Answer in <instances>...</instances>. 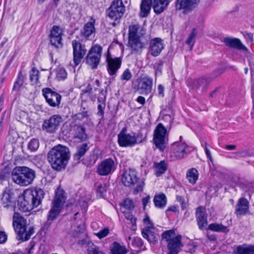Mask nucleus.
Returning a JSON list of instances; mask_svg holds the SVG:
<instances>
[{"label": "nucleus", "instance_id": "obj_15", "mask_svg": "<svg viewBox=\"0 0 254 254\" xmlns=\"http://www.w3.org/2000/svg\"><path fill=\"white\" fill-rule=\"evenodd\" d=\"M107 70L110 75H116L118 69L121 67L122 61L119 58H112L108 56L106 59Z\"/></svg>", "mask_w": 254, "mask_h": 254}, {"label": "nucleus", "instance_id": "obj_12", "mask_svg": "<svg viewBox=\"0 0 254 254\" xmlns=\"http://www.w3.org/2000/svg\"><path fill=\"white\" fill-rule=\"evenodd\" d=\"M115 170V162L111 158H108L102 161L98 165L97 172L102 176H107Z\"/></svg>", "mask_w": 254, "mask_h": 254}, {"label": "nucleus", "instance_id": "obj_49", "mask_svg": "<svg viewBox=\"0 0 254 254\" xmlns=\"http://www.w3.org/2000/svg\"><path fill=\"white\" fill-rule=\"evenodd\" d=\"M175 235L174 230H168L164 232L162 234V240L169 242L172 238V237Z\"/></svg>", "mask_w": 254, "mask_h": 254}, {"label": "nucleus", "instance_id": "obj_58", "mask_svg": "<svg viewBox=\"0 0 254 254\" xmlns=\"http://www.w3.org/2000/svg\"><path fill=\"white\" fill-rule=\"evenodd\" d=\"M109 233V230L108 228H104L100 230L98 233H97L96 236L99 239H102L105 237H106Z\"/></svg>", "mask_w": 254, "mask_h": 254}, {"label": "nucleus", "instance_id": "obj_29", "mask_svg": "<svg viewBox=\"0 0 254 254\" xmlns=\"http://www.w3.org/2000/svg\"><path fill=\"white\" fill-rule=\"evenodd\" d=\"M152 4V0H141L140 4V11L139 15L141 17H146L149 14Z\"/></svg>", "mask_w": 254, "mask_h": 254}, {"label": "nucleus", "instance_id": "obj_28", "mask_svg": "<svg viewBox=\"0 0 254 254\" xmlns=\"http://www.w3.org/2000/svg\"><path fill=\"white\" fill-rule=\"evenodd\" d=\"M170 0H154L153 8L157 14L162 13L170 3Z\"/></svg>", "mask_w": 254, "mask_h": 254}, {"label": "nucleus", "instance_id": "obj_20", "mask_svg": "<svg viewBox=\"0 0 254 254\" xmlns=\"http://www.w3.org/2000/svg\"><path fill=\"white\" fill-rule=\"evenodd\" d=\"M128 44L131 53H140L144 48V45L140 38H128Z\"/></svg>", "mask_w": 254, "mask_h": 254}, {"label": "nucleus", "instance_id": "obj_37", "mask_svg": "<svg viewBox=\"0 0 254 254\" xmlns=\"http://www.w3.org/2000/svg\"><path fill=\"white\" fill-rule=\"evenodd\" d=\"M208 229L217 232H222L226 233L229 230L227 226H223L221 224L216 223H211L208 226Z\"/></svg>", "mask_w": 254, "mask_h": 254}, {"label": "nucleus", "instance_id": "obj_5", "mask_svg": "<svg viewBox=\"0 0 254 254\" xmlns=\"http://www.w3.org/2000/svg\"><path fill=\"white\" fill-rule=\"evenodd\" d=\"M122 183L127 187L136 185L133 190V193L137 194L143 190L144 183L137 176V172L133 169H128L124 172L122 176Z\"/></svg>", "mask_w": 254, "mask_h": 254}, {"label": "nucleus", "instance_id": "obj_24", "mask_svg": "<svg viewBox=\"0 0 254 254\" xmlns=\"http://www.w3.org/2000/svg\"><path fill=\"white\" fill-rule=\"evenodd\" d=\"M144 34L143 27L139 24H134L129 27L128 38H135L141 39Z\"/></svg>", "mask_w": 254, "mask_h": 254}, {"label": "nucleus", "instance_id": "obj_35", "mask_svg": "<svg viewBox=\"0 0 254 254\" xmlns=\"http://www.w3.org/2000/svg\"><path fill=\"white\" fill-rule=\"evenodd\" d=\"M153 201L155 206L159 208H163L167 204V198L164 193H160L155 195Z\"/></svg>", "mask_w": 254, "mask_h": 254}, {"label": "nucleus", "instance_id": "obj_31", "mask_svg": "<svg viewBox=\"0 0 254 254\" xmlns=\"http://www.w3.org/2000/svg\"><path fill=\"white\" fill-rule=\"evenodd\" d=\"M189 146L185 143H181L176 146L174 149L175 156L179 158H183L190 151Z\"/></svg>", "mask_w": 254, "mask_h": 254}, {"label": "nucleus", "instance_id": "obj_50", "mask_svg": "<svg viewBox=\"0 0 254 254\" xmlns=\"http://www.w3.org/2000/svg\"><path fill=\"white\" fill-rule=\"evenodd\" d=\"M163 62L160 61L158 63H156L154 65V69L155 70V76L162 74V70L163 66Z\"/></svg>", "mask_w": 254, "mask_h": 254}, {"label": "nucleus", "instance_id": "obj_59", "mask_svg": "<svg viewBox=\"0 0 254 254\" xmlns=\"http://www.w3.org/2000/svg\"><path fill=\"white\" fill-rule=\"evenodd\" d=\"M125 216L126 219L129 220L132 225L135 224L136 219L130 212H126L125 213Z\"/></svg>", "mask_w": 254, "mask_h": 254}, {"label": "nucleus", "instance_id": "obj_48", "mask_svg": "<svg viewBox=\"0 0 254 254\" xmlns=\"http://www.w3.org/2000/svg\"><path fill=\"white\" fill-rule=\"evenodd\" d=\"M62 37H50L51 44L57 48L61 47L62 46Z\"/></svg>", "mask_w": 254, "mask_h": 254}, {"label": "nucleus", "instance_id": "obj_30", "mask_svg": "<svg viewBox=\"0 0 254 254\" xmlns=\"http://www.w3.org/2000/svg\"><path fill=\"white\" fill-rule=\"evenodd\" d=\"M233 252L235 254H254V246L239 245L234 249Z\"/></svg>", "mask_w": 254, "mask_h": 254}, {"label": "nucleus", "instance_id": "obj_6", "mask_svg": "<svg viewBox=\"0 0 254 254\" xmlns=\"http://www.w3.org/2000/svg\"><path fill=\"white\" fill-rule=\"evenodd\" d=\"M169 140V131L162 123L157 125L154 130L153 141L156 147L163 151Z\"/></svg>", "mask_w": 254, "mask_h": 254}, {"label": "nucleus", "instance_id": "obj_4", "mask_svg": "<svg viewBox=\"0 0 254 254\" xmlns=\"http://www.w3.org/2000/svg\"><path fill=\"white\" fill-rule=\"evenodd\" d=\"M35 178V171L25 166L16 167L11 173L12 181L21 186L31 184Z\"/></svg>", "mask_w": 254, "mask_h": 254}, {"label": "nucleus", "instance_id": "obj_27", "mask_svg": "<svg viewBox=\"0 0 254 254\" xmlns=\"http://www.w3.org/2000/svg\"><path fill=\"white\" fill-rule=\"evenodd\" d=\"M135 140L130 134L118 137V142L121 147H130L134 145Z\"/></svg>", "mask_w": 254, "mask_h": 254}, {"label": "nucleus", "instance_id": "obj_38", "mask_svg": "<svg viewBox=\"0 0 254 254\" xmlns=\"http://www.w3.org/2000/svg\"><path fill=\"white\" fill-rule=\"evenodd\" d=\"M198 171L195 168H191L187 171V178L190 183L195 184L198 179Z\"/></svg>", "mask_w": 254, "mask_h": 254}, {"label": "nucleus", "instance_id": "obj_64", "mask_svg": "<svg viewBox=\"0 0 254 254\" xmlns=\"http://www.w3.org/2000/svg\"><path fill=\"white\" fill-rule=\"evenodd\" d=\"M158 91L159 95H160L162 97H163L164 96V86L162 84H159L158 85Z\"/></svg>", "mask_w": 254, "mask_h": 254}, {"label": "nucleus", "instance_id": "obj_33", "mask_svg": "<svg viewBox=\"0 0 254 254\" xmlns=\"http://www.w3.org/2000/svg\"><path fill=\"white\" fill-rule=\"evenodd\" d=\"M153 167L155 169V174L157 177L160 176L164 174L168 168V164L165 160H162L160 162H154Z\"/></svg>", "mask_w": 254, "mask_h": 254}, {"label": "nucleus", "instance_id": "obj_54", "mask_svg": "<svg viewBox=\"0 0 254 254\" xmlns=\"http://www.w3.org/2000/svg\"><path fill=\"white\" fill-rule=\"evenodd\" d=\"M62 37L60 28L57 26H54L51 31L50 37Z\"/></svg>", "mask_w": 254, "mask_h": 254}, {"label": "nucleus", "instance_id": "obj_53", "mask_svg": "<svg viewBox=\"0 0 254 254\" xmlns=\"http://www.w3.org/2000/svg\"><path fill=\"white\" fill-rule=\"evenodd\" d=\"M132 245L137 248H141L143 245L142 240L139 237H134L132 239L131 242Z\"/></svg>", "mask_w": 254, "mask_h": 254}, {"label": "nucleus", "instance_id": "obj_55", "mask_svg": "<svg viewBox=\"0 0 254 254\" xmlns=\"http://www.w3.org/2000/svg\"><path fill=\"white\" fill-rule=\"evenodd\" d=\"M176 199L180 202L182 210H184L187 208L188 204L183 196L177 195L176 196Z\"/></svg>", "mask_w": 254, "mask_h": 254}, {"label": "nucleus", "instance_id": "obj_7", "mask_svg": "<svg viewBox=\"0 0 254 254\" xmlns=\"http://www.w3.org/2000/svg\"><path fill=\"white\" fill-rule=\"evenodd\" d=\"M102 49L101 46L96 45L92 46L89 51L85 58V62L92 69L97 68L100 62Z\"/></svg>", "mask_w": 254, "mask_h": 254}, {"label": "nucleus", "instance_id": "obj_9", "mask_svg": "<svg viewBox=\"0 0 254 254\" xmlns=\"http://www.w3.org/2000/svg\"><path fill=\"white\" fill-rule=\"evenodd\" d=\"M64 121L63 117L58 114L51 116L48 119H45L43 123V130L48 133L55 132Z\"/></svg>", "mask_w": 254, "mask_h": 254}, {"label": "nucleus", "instance_id": "obj_18", "mask_svg": "<svg viewBox=\"0 0 254 254\" xmlns=\"http://www.w3.org/2000/svg\"><path fill=\"white\" fill-rule=\"evenodd\" d=\"M249 202L244 197L240 198L235 206V213L237 217L245 215L249 211Z\"/></svg>", "mask_w": 254, "mask_h": 254}, {"label": "nucleus", "instance_id": "obj_25", "mask_svg": "<svg viewBox=\"0 0 254 254\" xmlns=\"http://www.w3.org/2000/svg\"><path fill=\"white\" fill-rule=\"evenodd\" d=\"M65 200L66 197L64 191L60 189H57L55 191V197L53 201V205L61 208Z\"/></svg>", "mask_w": 254, "mask_h": 254}, {"label": "nucleus", "instance_id": "obj_26", "mask_svg": "<svg viewBox=\"0 0 254 254\" xmlns=\"http://www.w3.org/2000/svg\"><path fill=\"white\" fill-rule=\"evenodd\" d=\"M13 193L10 189L6 188L3 191L2 204L4 207L11 206L13 203Z\"/></svg>", "mask_w": 254, "mask_h": 254}, {"label": "nucleus", "instance_id": "obj_1", "mask_svg": "<svg viewBox=\"0 0 254 254\" xmlns=\"http://www.w3.org/2000/svg\"><path fill=\"white\" fill-rule=\"evenodd\" d=\"M44 196V192L41 189H27L18 199L19 209L23 212H28L38 206Z\"/></svg>", "mask_w": 254, "mask_h": 254}, {"label": "nucleus", "instance_id": "obj_47", "mask_svg": "<svg viewBox=\"0 0 254 254\" xmlns=\"http://www.w3.org/2000/svg\"><path fill=\"white\" fill-rule=\"evenodd\" d=\"M39 146V142L38 139L33 138L28 143V148L32 152L36 151Z\"/></svg>", "mask_w": 254, "mask_h": 254}, {"label": "nucleus", "instance_id": "obj_10", "mask_svg": "<svg viewBox=\"0 0 254 254\" xmlns=\"http://www.w3.org/2000/svg\"><path fill=\"white\" fill-rule=\"evenodd\" d=\"M42 94L47 104L52 107L59 108L62 96L50 88H45L42 90Z\"/></svg>", "mask_w": 254, "mask_h": 254}, {"label": "nucleus", "instance_id": "obj_61", "mask_svg": "<svg viewBox=\"0 0 254 254\" xmlns=\"http://www.w3.org/2000/svg\"><path fill=\"white\" fill-rule=\"evenodd\" d=\"M72 8L73 9L72 11L70 12L71 14H76L80 13V8L78 7V4H73Z\"/></svg>", "mask_w": 254, "mask_h": 254}, {"label": "nucleus", "instance_id": "obj_14", "mask_svg": "<svg viewBox=\"0 0 254 254\" xmlns=\"http://www.w3.org/2000/svg\"><path fill=\"white\" fill-rule=\"evenodd\" d=\"M212 79L210 77H202L194 80L191 85V89L197 92L202 93L206 91Z\"/></svg>", "mask_w": 254, "mask_h": 254}, {"label": "nucleus", "instance_id": "obj_19", "mask_svg": "<svg viewBox=\"0 0 254 254\" xmlns=\"http://www.w3.org/2000/svg\"><path fill=\"white\" fill-rule=\"evenodd\" d=\"M163 48L164 46L161 39L155 38L150 42L149 50L150 54L153 57L158 56Z\"/></svg>", "mask_w": 254, "mask_h": 254}, {"label": "nucleus", "instance_id": "obj_51", "mask_svg": "<svg viewBox=\"0 0 254 254\" xmlns=\"http://www.w3.org/2000/svg\"><path fill=\"white\" fill-rule=\"evenodd\" d=\"M133 138L135 141H134V145L136 144H139L143 142L144 137H143V134L141 132H138L134 133L132 135Z\"/></svg>", "mask_w": 254, "mask_h": 254}, {"label": "nucleus", "instance_id": "obj_57", "mask_svg": "<svg viewBox=\"0 0 254 254\" xmlns=\"http://www.w3.org/2000/svg\"><path fill=\"white\" fill-rule=\"evenodd\" d=\"M143 222L144 224L146 225V226L144 228H148L149 229H154V225L153 223L151 221L150 218L148 216L146 215L145 217L143 219Z\"/></svg>", "mask_w": 254, "mask_h": 254}, {"label": "nucleus", "instance_id": "obj_52", "mask_svg": "<svg viewBox=\"0 0 254 254\" xmlns=\"http://www.w3.org/2000/svg\"><path fill=\"white\" fill-rule=\"evenodd\" d=\"M132 77V74L128 68H127L121 76V80L122 81H128Z\"/></svg>", "mask_w": 254, "mask_h": 254}, {"label": "nucleus", "instance_id": "obj_60", "mask_svg": "<svg viewBox=\"0 0 254 254\" xmlns=\"http://www.w3.org/2000/svg\"><path fill=\"white\" fill-rule=\"evenodd\" d=\"M7 239V235L4 232L0 231V244L4 243Z\"/></svg>", "mask_w": 254, "mask_h": 254}, {"label": "nucleus", "instance_id": "obj_36", "mask_svg": "<svg viewBox=\"0 0 254 254\" xmlns=\"http://www.w3.org/2000/svg\"><path fill=\"white\" fill-rule=\"evenodd\" d=\"M75 132L74 134V137L77 139L79 141L85 140L87 138V135L85 133V129L81 126H77L75 128Z\"/></svg>", "mask_w": 254, "mask_h": 254}, {"label": "nucleus", "instance_id": "obj_63", "mask_svg": "<svg viewBox=\"0 0 254 254\" xmlns=\"http://www.w3.org/2000/svg\"><path fill=\"white\" fill-rule=\"evenodd\" d=\"M22 84H23L22 83L16 80L14 83L13 90L18 91L20 89L21 86L22 85Z\"/></svg>", "mask_w": 254, "mask_h": 254}, {"label": "nucleus", "instance_id": "obj_44", "mask_svg": "<svg viewBox=\"0 0 254 254\" xmlns=\"http://www.w3.org/2000/svg\"><path fill=\"white\" fill-rule=\"evenodd\" d=\"M39 77V71L35 67H33L30 72V79L33 84L38 82Z\"/></svg>", "mask_w": 254, "mask_h": 254}, {"label": "nucleus", "instance_id": "obj_11", "mask_svg": "<svg viewBox=\"0 0 254 254\" xmlns=\"http://www.w3.org/2000/svg\"><path fill=\"white\" fill-rule=\"evenodd\" d=\"M71 44L73 49V61L75 65L77 66L84 58L87 50L85 45L81 44L78 40H72Z\"/></svg>", "mask_w": 254, "mask_h": 254}, {"label": "nucleus", "instance_id": "obj_2", "mask_svg": "<svg viewBox=\"0 0 254 254\" xmlns=\"http://www.w3.org/2000/svg\"><path fill=\"white\" fill-rule=\"evenodd\" d=\"M69 158L68 148L61 145L53 147L48 154V160L51 167L58 171L64 168Z\"/></svg>", "mask_w": 254, "mask_h": 254}, {"label": "nucleus", "instance_id": "obj_43", "mask_svg": "<svg viewBox=\"0 0 254 254\" xmlns=\"http://www.w3.org/2000/svg\"><path fill=\"white\" fill-rule=\"evenodd\" d=\"M56 78L58 81L63 80L66 77L67 73L64 68L58 67L56 70Z\"/></svg>", "mask_w": 254, "mask_h": 254}, {"label": "nucleus", "instance_id": "obj_13", "mask_svg": "<svg viewBox=\"0 0 254 254\" xmlns=\"http://www.w3.org/2000/svg\"><path fill=\"white\" fill-rule=\"evenodd\" d=\"M200 0H177L176 3L177 10H184L187 13L192 11L198 5Z\"/></svg>", "mask_w": 254, "mask_h": 254}, {"label": "nucleus", "instance_id": "obj_21", "mask_svg": "<svg viewBox=\"0 0 254 254\" xmlns=\"http://www.w3.org/2000/svg\"><path fill=\"white\" fill-rule=\"evenodd\" d=\"M223 42L227 47L238 50H247V48L242 43L239 39L227 37L223 39Z\"/></svg>", "mask_w": 254, "mask_h": 254}, {"label": "nucleus", "instance_id": "obj_46", "mask_svg": "<svg viewBox=\"0 0 254 254\" xmlns=\"http://www.w3.org/2000/svg\"><path fill=\"white\" fill-rule=\"evenodd\" d=\"M196 35V31L195 29H193L191 32L190 33L189 37L186 41V43L187 45L191 46V49L193 47L195 43V39Z\"/></svg>", "mask_w": 254, "mask_h": 254}, {"label": "nucleus", "instance_id": "obj_22", "mask_svg": "<svg viewBox=\"0 0 254 254\" xmlns=\"http://www.w3.org/2000/svg\"><path fill=\"white\" fill-rule=\"evenodd\" d=\"M153 85V78L146 76L142 77L139 83V87L142 93L148 94L151 92Z\"/></svg>", "mask_w": 254, "mask_h": 254}, {"label": "nucleus", "instance_id": "obj_3", "mask_svg": "<svg viewBox=\"0 0 254 254\" xmlns=\"http://www.w3.org/2000/svg\"><path fill=\"white\" fill-rule=\"evenodd\" d=\"M12 225L15 232L17 234V239L18 240L27 241L34 233L33 228H27L26 220L17 212L13 214Z\"/></svg>", "mask_w": 254, "mask_h": 254}, {"label": "nucleus", "instance_id": "obj_56", "mask_svg": "<svg viewBox=\"0 0 254 254\" xmlns=\"http://www.w3.org/2000/svg\"><path fill=\"white\" fill-rule=\"evenodd\" d=\"M122 205L125 208L128 210H131L134 207L132 200L129 199H125L123 201Z\"/></svg>", "mask_w": 254, "mask_h": 254}, {"label": "nucleus", "instance_id": "obj_42", "mask_svg": "<svg viewBox=\"0 0 254 254\" xmlns=\"http://www.w3.org/2000/svg\"><path fill=\"white\" fill-rule=\"evenodd\" d=\"M88 254H103V252L100 250L99 247L95 246L93 243H88Z\"/></svg>", "mask_w": 254, "mask_h": 254}, {"label": "nucleus", "instance_id": "obj_40", "mask_svg": "<svg viewBox=\"0 0 254 254\" xmlns=\"http://www.w3.org/2000/svg\"><path fill=\"white\" fill-rule=\"evenodd\" d=\"M89 149V147L86 143H83L78 146L77 152L74 154V157L80 159Z\"/></svg>", "mask_w": 254, "mask_h": 254}, {"label": "nucleus", "instance_id": "obj_8", "mask_svg": "<svg viewBox=\"0 0 254 254\" xmlns=\"http://www.w3.org/2000/svg\"><path fill=\"white\" fill-rule=\"evenodd\" d=\"M125 11V6L122 0H114L110 6L107 9V15L112 20L120 19Z\"/></svg>", "mask_w": 254, "mask_h": 254}, {"label": "nucleus", "instance_id": "obj_34", "mask_svg": "<svg viewBox=\"0 0 254 254\" xmlns=\"http://www.w3.org/2000/svg\"><path fill=\"white\" fill-rule=\"evenodd\" d=\"M110 250L112 254H126L127 253L126 246L117 242H114L111 244Z\"/></svg>", "mask_w": 254, "mask_h": 254}, {"label": "nucleus", "instance_id": "obj_16", "mask_svg": "<svg viewBox=\"0 0 254 254\" xmlns=\"http://www.w3.org/2000/svg\"><path fill=\"white\" fill-rule=\"evenodd\" d=\"M195 216L199 229L203 230L207 224L205 208L202 206L198 207L196 210Z\"/></svg>", "mask_w": 254, "mask_h": 254}, {"label": "nucleus", "instance_id": "obj_23", "mask_svg": "<svg viewBox=\"0 0 254 254\" xmlns=\"http://www.w3.org/2000/svg\"><path fill=\"white\" fill-rule=\"evenodd\" d=\"M181 245V238L179 236L172 238L168 243V254H178Z\"/></svg>", "mask_w": 254, "mask_h": 254}, {"label": "nucleus", "instance_id": "obj_32", "mask_svg": "<svg viewBox=\"0 0 254 254\" xmlns=\"http://www.w3.org/2000/svg\"><path fill=\"white\" fill-rule=\"evenodd\" d=\"M142 235L149 243L155 244L158 241V237L156 235L151 229L143 228L142 230Z\"/></svg>", "mask_w": 254, "mask_h": 254}, {"label": "nucleus", "instance_id": "obj_17", "mask_svg": "<svg viewBox=\"0 0 254 254\" xmlns=\"http://www.w3.org/2000/svg\"><path fill=\"white\" fill-rule=\"evenodd\" d=\"M95 20L91 18L90 20L84 25L83 29L80 31L81 36L86 40H91L93 35L95 33Z\"/></svg>", "mask_w": 254, "mask_h": 254}, {"label": "nucleus", "instance_id": "obj_62", "mask_svg": "<svg viewBox=\"0 0 254 254\" xmlns=\"http://www.w3.org/2000/svg\"><path fill=\"white\" fill-rule=\"evenodd\" d=\"M243 35L244 36V37H245V38L252 42L253 41V34L252 33H249V32H245L243 33Z\"/></svg>", "mask_w": 254, "mask_h": 254}, {"label": "nucleus", "instance_id": "obj_45", "mask_svg": "<svg viewBox=\"0 0 254 254\" xmlns=\"http://www.w3.org/2000/svg\"><path fill=\"white\" fill-rule=\"evenodd\" d=\"M97 195L100 197H104L106 195L107 189L105 184H101L98 186L96 189Z\"/></svg>", "mask_w": 254, "mask_h": 254}, {"label": "nucleus", "instance_id": "obj_39", "mask_svg": "<svg viewBox=\"0 0 254 254\" xmlns=\"http://www.w3.org/2000/svg\"><path fill=\"white\" fill-rule=\"evenodd\" d=\"M106 97L104 96H99L97 99L98 102V113L97 115L99 117H103L104 114V109L106 107L105 104Z\"/></svg>", "mask_w": 254, "mask_h": 254}, {"label": "nucleus", "instance_id": "obj_41", "mask_svg": "<svg viewBox=\"0 0 254 254\" xmlns=\"http://www.w3.org/2000/svg\"><path fill=\"white\" fill-rule=\"evenodd\" d=\"M61 212V208L55 205H53L51 208L48 215L49 220H54L57 218L58 215Z\"/></svg>", "mask_w": 254, "mask_h": 254}]
</instances>
